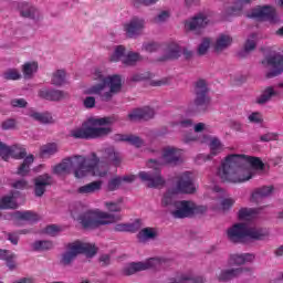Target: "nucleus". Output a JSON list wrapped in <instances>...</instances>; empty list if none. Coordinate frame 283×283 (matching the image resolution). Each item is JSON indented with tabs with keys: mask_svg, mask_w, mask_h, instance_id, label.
Masks as SVG:
<instances>
[{
	"mask_svg": "<svg viewBox=\"0 0 283 283\" xmlns=\"http://www.w3.org/2000/svg\"><path fill=\"white\" fill-rule=\"evenodd\" d=\"M72 169H74L75 178H85V176L105 178V174H107V166L98 161L96 153H91L86 157L76 155L65 158L53 167V174L61 176V174H70Z\"/></svg>",
	"mask_w": 283,
	"mask_h": 283,
	"instance_id": "1",
	"label": "nucleus"
},
{
	"mask_svg": "<svg viewBox=\"0 0 283 283\" xmlns=\"http://www.w3.org/2000/svg\"><path fill=\"white\" fill-rule=\"evenodd\" d=\"M247 165H251L252 169L262 171L264 163L259 157H251L245 155H228L218 168V176L223 182H247L251 180L252 176L242 177V171Z\"/></svg>",
	"mask_w": 283,
	"mask_h": 283,
	"instance_id": "2",
	"label": "nucleus"
},
{
	"mask_svg": "<svg viewBox=\"0 0 283 283\" xmlns=\"http://www.w3.org/2000/svg\"><path fill=\"white\" fill-rule=\"evenodd\" d=\"M230 242L238 244L244 242L247 238L251 240H264L269 235V230L264 228L247 227V223H235L227 231Z\"/></svg>",
	"mask_w": 283,
	"mask_h": 283,
	"instance_id": "3",
	"label": "nucleus"
},
{
	"mask_svg": "<svg viewBox=\"0 0 283 283\" xmlns=\"http://www.w3.org/2000/svg\"><path fill=\"white\" fill-rule=\"evenodd\" d=\"M118 220H120V216L96 211H87L78 217V221L84 229H98V227L105 224H114V222H118Z\"/></svg>",
	"mask_w": 283,
	"mask_h": 283,
	"instance_id": "4",
	"label": "nucleus"
},
{
	"mask_svg": "<svg viewBox=\"0 0 283 283\" xmlns=\"http://www.w3.org/2000/svg\"><path fill=\"white\" fill-rule=\"evenodd\" d=\"M195 101L188 105V114H198L200 112H207V108L211 104V97H209V86L207 81L198 80L195 83Z\"/></svg>",
	"mask_w": 283,
	"mask_h": 283,
	"instance_id": "5",
	"label": "nucleus"
},
{
	"mask_svg": "<svg viewBox=\"0 0 283 283\" xmlns=\"http://www.w3.org/2000/svg\"><path fill=\"white\" fill-rule=\"evenodd\" d=\"M111 132L112 127H94L83 124L82 127L72 129L70 136L75 138V140H96L109 136Z\"/></svg>",
	"mask_w": 283,
	"mask_h": 283,
	"instance_id": "6",
	"label": "nucleus"
},
{
	"mask_svg": "<svg viewBox=\"0 0 283 283\" xmlns=\"http://www.w3.org/2000/svg\"><path fill=\"white\" fill-rule=\"evenodd\" d=\"M94 80L99 81V84L92 86L88 90V94H101V92L105 90V85H108L109 90L117 94L123 90V78L120 75H111L105 77L103 72L96 70L94 73Z\"/></svg>",
	"mask_w": 283,
	"mask_h": 283,
	"instance_id": "7",
	"label": "nucleus"
},
{
	"mask_svg": "<svg viewBox=\"0 0 283 283\" xmlns=\"http://www.w3.org/2000/svg\"><path fill=\"white\" fill-rule=\"evenodd\" d=\"M174 207L175 210L170 211V213L172 218L178 220H182L185 218H193L196 213H205L207 211V207L196 206V203L187 200L175 201Z\"/></svg>",
	"mask_w": 283,
	"mask_h": 283,
	"instance_id": "8",
	"label": "nucleus"
},
{
	"mask_svg": "<svg viewBox=\"0 0 283 283\" xmlns=\"http://www.w3.org/2000/svg\"><path fill=\"white\" fill-rule=\"evenodd\" d=\"M151 165H155V168L150 171H140L138 174V177L143 182H147V187L150 189H157V187H164L165 186V179H163V175H160V168H158V165L160 163L156 159H150L147 164L148 167H151Z\"/></svg>",
	"mask_w": 283,
	"mask_h": 283,
	"instance_id": "9",
	"label": "nucleus"
},
{
	"mask_svg": "<svg viewBox=\"0 0 283 283\" xmlns=\"http://www.w3.org/2000/svg\"><path fill=\"white\" fill-rule=\"evenodd\" d=\"M167 261L160 258H151L145 262H133L124 269V275H134L140 271H149V269H165Z\"/></svg>",
	"mask_w": 283,
	"mask_h": 283,
	"instance_id": "10",
	"label": "nucleus"
},
{
	"mask_svg": "<svg viewBox=\"0 0 283 283\" xmlns=\"http://www.w3.org/2000/svg\"><path fill=\"white\" fill-rule=\"evenodd\" d=\"M25 156H28V150H25V147L19 144L8 146L0 142V158H2L4 163H8L10 158H13L14 160H23Z\"/></svg>",
	"mask_w": 283,
	"mask_h": 283,
	"instance_id": "11",
	"label": "nucleus"
},
{
	"mask_svg": "<svg viewBox=\"0 0 283 283\" xmlns=\"http://www.w3.org/2000/svg\"><path fill=\"white\" fill-rule=\"evenodd\" d=\"M174 193H196V184L193 174L190 171L182 172L176 177V188Z\"/></svg>",
	"mask_w": 283,
	"mask_h": 283,
	"instance_id": "12",
	"label": "nucleus"
},
{
	"mask_svg": "<svg viewBox=\"0 0 283 283\" xmlns=\"http://www.w3.org/2000/svg\"><path fill=\"white\" fill-rule=\"evenodd\" d=\"M96 158L98 159L99 165L106 166L105 176H107L109 171V163H112L114 167H120V164L123 163V156L112 146L104 149L102 158L98 157V155H96Z\"/></svg>",
	"mask_w": 283,
	"mask_h": 283,
	"instance_id": "13",
	"label": "nucleus"
},
{
	"mask_svg": "<svg viewBox=\"0 0 283 283\" xmlns=\"http://www.w3.org/2000/svg\"><path fill=\"white\" fill-rule=\"evenodd\" d=\"M262 65L271 67L272 71L266 73V78H275L283 72V56L280 54L270 55L262 60Z\"/></svg>",
	"mask_w": 283,
	"mask_h": 283,
	"instance_id": "14",
	"label": "nucleus"
},
{
	"mask_svg": "<svg viewBox=\"0 0 283 283\" xmlns=\"http://www.w3.org/2000/svg\"><path fill=\"white\" fill-rule=\"evenodd\" d=\"M33 185L34 196L36 198H42L48 187H52V185H54V178L50 174H43L33 179Z\"/></svg>",
	"mask_w": 283,
	"mask_h": 283,
	"instance_id": "15",
	"label": "nucleus"
},
{
	"mask_svg": "<svg viewBox=\"0 0 283 283\" xmlns=\"http://www.w3.org/2000/svg\"><path fill=\"white\" fill-rule=\"evenodd\" d=\"M249 19H258L259 21L275 22V9L270 6L255 8L248 14Z\"/></svg>",
	"mask_w": 283,
	"mask_h": 283,
	"instance_id": "16",
	"label": "nucleus"
},
{
	"mask_svg": "<svg viewBox=\"0 0 283 283\" xmlns=\"http://www.w3.org/2000/svg\"><path fill=\"white\" fill-rule=\"evenodd\" d=\"M154 108L145 106L144 108H135L128 115L127 118L130 123H136L138 120H150L155 116Z\"/></svg>",
	"mask_w": 283,
	"mask_h": 283,
	"instance_id": "17",
	"label": "nucleus"
},
{
	"mask_svg": "<svg viewBox=\"0 0 283 283\" xmlns=\"http://www.w3.org/2000/svg\"><path fill=\"white\" fill-rule=\"evenodd\" d=\"M145 28V20L140 18H133L129 23L124 25V30L129 36V39H134V36H138L140 32H143V29Z\"/></svg>",
	"mask_w": 283,
	"mask_h": 283,
	"instance_id": "18",
	"label": "nucleus"
},
{
	"mask_svg": "<svg viewBox=\"0 0 283 283\" xmlns=\"http://www.w3.org/2000/svg\"><path fill=\"white\" fill-rule=\"evenodd\" d=\"M249 271L251 270L247 268L221 270L217 277L219 282H231V280H235V277H240V275H244V273H249Z\"/></svg>",
	"mask_w": 283,
	"mask_h": 283,
	"instance_id": "19",
	"label": "nucleus"
},
{
	"mask_svg": "<svg viewBox=\"0 0 283 283\" xmlns=\"http://www.w3.org/2000/svg\"><path fill=\"white\" fill-rule=\"evenodd\" d=\"M75 251H77V255H86V258H94L96 253H98V248L94 243H87L83 241L73 242Z\"/></svg>",
	"mask_w": 283,
	"mask_h": 283,
	"instance_id": "20",
	"label": "nucleus"
},
{
	"mask_svg": "<svg viewBox=\"0 0 283 283\" xmlns=\"http://www.w3.org/2000/svg\"><path fill=\"white\" fill-rule=\"evenodd\" d=\"M209 23V18L205 14L200 13L192 18L191 20L186 21L185 28L186 30H190L191 32H196L198 30H202V28H207Z\"/></svg>",
	"mask_w": 283,
	"mask_h": 283,
	"instance_id": "21",
	"label": "nucleus"
},
{
	"mask_svg": "<svg viewBox=\"0 0 283 283\" xmlns=\"http://www.w3.org/2000/svg\"><path fill=\"white\" fill-rule=\"evenodd\" d=\"M143 227V221L140 219H136L132 223H117L114 226L113 231L116 233H137L140 231Z\"/></svg>",
	"mask_w": 283,
	"mask_h": 283,
	"instance_id": "22",
	"label": "nucleus"
},
{
	"mask_svg": "<svg viewBox=\"0 0 283 283\" xmlns=\"http://www.w3.org/2000/svg\"><path fill=\"white\" fill-rule=\"evenodd\" d=\"M38 95L40 98H44V101H63L67 96L63 91L48 88L40 90Z\"/></svg>",
	"mask_w": 283,
	"mask_h": 283,
	"instance_id": "23",
	"label": "nucleus"
},
{
	"mask_svg": "<svg viewBox=\"0 0 283 283\" xmlns=\"http://www.w3.org/2000/svg\"><path fill=\"white\" fill-rule=\"evenodd\" d=\"M74 247L75 245L73 242L66 245V251L62 254V258L60 260V264H62V266H70V264H72V262L76 260L78 252L76 251V249H74Z\"/></svg>",
	"mask_w": 283,
	"mask_h": 283,
	"instance_id": "24",
	"label": "nucleus"
},
{
	"mask_svg": "<svg viewBox=\"0 0 283 283\" xmlns=\"http://www.w3.org/2000/svg\"><path fill=\"white\" fill-rule=\"evenodd\" d=\"M101 189H103V181L95 180L80 187L77 189V193H80L81 196H92V193H97V191H101Z\"/></svg>",
	"mask_w": 283,
	"mask_h": 283,
	"instance_id": "25",
	"label": "nucleus"
},
{
	"mask_svg": "<svg viewBox=\"0 0 283 283\" xmlns=\"http://www.w3.org/2000/svg\"><path fill=\"white\" fill-rule=\"evenodd\" d=\"M115 140L119 143H129V145H133L134 147L140 148L143 145H145V140L136 135H125V134H116Z\"/></svg>",
	"mask_w": 283,
	"mask_h": 283,
	"instance_id": "26",
	"label": "nucleus"
},
{
	"mask_svg": "<svg viewBox=\"0 0 283 283\" xmlns=\"http://www.w3.org/2000/svg\"><path fill=\"white\" fill-rule=\"evenodd\" d=\"M181 52L182 51L180 50V45H178L176 42H172L167 45L166 54L159 57V61H174L176 59H180Z\"/></svg>",
	"mask_w": 283,
	"mask_h": 283,
	"instance_id": "27",
	"label": "nucleus"
},
{
	"mask_svg": "<svg viewBox=\"0 0 283 283\" xmlns=\"http://www.w3.org/2000/svg\"><path fill=\"white\" fill-rule=\"evenodd\" d=\"M255 260V255L251 253H244V254H232L229 259V265L230 266H240L242 264H247V262H253Z\"/></svg>",
	"mask_w": 283,
	"mask_h": 283,
	"instance_id": "28",
	"label": "nucleus"
},
{
	"mask_svg": "<svg viewBox=\"0 0 283 283\" xmlns=\"http://www.w3.org/2000/svg\"><path fill=\"white\" fill-rule=\"evenodd\" d=\"M20 15L24 19H35L39 14V9L32 6L30 2H21L19 4Z\"/></svg>",
	"mask_w": 283,
	"mask_h": 283,
	"instance_id": "29",
	"label": "nucleus"
},
{
	"mask_svg": "<svg viewBox=\"0 0 283 283\" xmlns=\"http://www.w3.org/2000/svg\"><path fill=\"white\" fill-rule=\"evenodd\" d=\"M164 161L167 163V165H176L180 160V150L168 147L164 149L163 153Z\"/></svg>",
	"mask_w": 283,
	"mask_h": 283,
	"instance_id": "30",
	"label": "nucleus"
},
{
	"mask_svg": "<svg viewBox=\"0 0 283 283\" xmlns=\"http://www.w3.org/2000/svg\"><path fill=\"white\" fill-rule=\"evenodd\" d=\"M156 238H158V232L151 227L144 228L137 233L138 242H147V240H156Z\"/></svg>",
	"mask_w": 283,
	"mask_h": 283,
	"instance_id": "31",
	"label": "nucleus"
},
{
	"mask_svg": "<svg viewBox=\"0 0 283 283\" xmlns=\"http://www.w3.org/2000/svg\"><path fill=\"white\" fill-rule=\"evenodd\" d=\"M14 220H25L27 222H39L41 218L36 212L27 210V211H17L13 214Z\"/></svg>",
	"mask_w": 283,
	"mask_h": 283,
	"instance_id": "32",
	"label": "nucleus"
},
{
	"mask_svg": "<svg viewBox=\"0 0 283 283\" xmlns=\"http://www.w3.org/2000/svg\"><path fill=\"white\" fill-rule=\"evenodd\" d=\"M277 96V92L275 91V88H273V86H268L265 87L261 95L256 98V103L258 105H266V103H269V101H271V98Z\"/></svg>",
	"mask_w": 283,
	"mask_h": 283,
	"instance_id": "33",
	"label": "nucleus"
},
{
	"mask_svg": "<svg viewBox=\"0 0 283 283\" xmlns=\"http://www.w3.org/2000/svg\"><path fill=\"white\" fill-rule=\"evenodd\" d=\"M273 186H263L256 189L251 196V201L258 202L262 200V198H268V196H271L273 193Z\"/></svg>",
	"mask_w": 283,
	"mask_h": 283,
	"instance_id": "34",
	"label": "nucleus"
},
{
	"mask_svg": "<svg viewBox=\"0 0 283 283\" xmlns=\"http://www.w3.org/2000/svg\"><path fill=\"white\" fill-rule=\"evenodd\" d=\"M19 209V203L14 200V195H8L0 198V210Z\"/></svg>",
	"mask_w": 283,
	"mask_h": 283,
	"instance_id": "35",
	"label": "nucleus"
},
{
	"mask_svg": "<svg viewBox=\"0 0 283 283\" xmlns=\"http://www.w3.org/2000/svg\"><path fill=\"white\" fill-rule=\"evenodd\" d=\"M231 43H233V38H231L230 35H227V34H221L217 39V42L214 44V50H216V52H222V50H227V48H229V45H231Z\"/></svg>",
	"mask_w": 283,
	"mask_h": 283,
	"instance_id": "36",
	"label": "nucleus"
},
{
	"mask_svg": "<svg viewBox=\"0 0 283 283\" xmlns=\"http://www.w3.org/2000/svg\"><path fill=\"white\" fill-rule=\"evenodd\" d=\"M34 163V155H29L24 158L23 163L19 166L18 176H28L30 174V167Z\"/></svg>",
	"mask_w": 283,
	"mask_h": 283,
	"instance_id": "37",
	"label": "nucleus"
},
{
	"mask_svg": "<svg viewBox=\"0 0 283 283\" xmlns=\"http://www.w3.org/2000/svg\"><path fill=\"white\" fill-rule=\"evenodd\" d=\"M36 72H39V62H25L22 65V73L24 78H30L31 76L36 74Z\"/></svg>",
	"mask_w": 283,
	"mask_h": 283,
	"instance_id": "38",
	"label": "nucleus"
},
{
	"mask_svg": "<svg viewBox=\"0 0 283 283\" xmlns=\"http://www.w3.org/2000/svg\"><path fill=\"white\" fill-rule=\"evenodd\" d=\"M30 117L33 118V120H38V123H42L43 125L54 123V118L52 117V114H50L49 112H45V113L33 112L30 114Z\"/></svg>",
	"mask_w": 283,
	"mask_h": 283,
	"instance_id": "39",
	"label": "nucleus"
},
{
	"mask_svg": "<svg viewBox=\"0 0 283 283\" xmlns=\"http://www.w3.org/2000/svg\"><path fill=\"white\" fill-rule=\"evenodd\" d=\"M244 3H251V0H237L233 7L227 9V14L230 17H239V14H242Z\"/></svg>",
	"mask_w": 283,
	"mask_h": 283,
	"instance_id": "40",
	"label": "nucleus"
},
{
	"mask_svg": "<svg viewBox=\"0 0 283 283\" xmlns=\"http://www.w3.org/2000/svg\"><path fill=\"white\" fill-rule=\"evenodd\" d=\"M114 117H91L88 118L90 125L93 127H105V125H113Z\"/></svg>",
	"mask_w": 283,
	"mask_h": 283,
	"instance_id": "41",
	"label": "nucleus"
},
{
	"mask_svg": "<svg viewBox=\"0 0 283 283\" xmlns=\"http://www.w3.org/2000/svg\"><path fill=\"white\" fill-rule=\"evenodd\" d=\"M210 156H218V154H222L223 146L222 142L218 137L210 138Z\"/></svg>",
	"mask_w": 283,
	"mask_h": 283,
	"instance_id": "42",
	"label": "nucleus"
},
{
	"mask_svg": "<svg viewBox=\"0 0 283 283\" xmlns=\"http://www.w3.org/2000/svg\"><path fill=\"white\" fill-rule=\"evenodd\" d=\"M32 249L33 251H50L54 249V243L48 240H40V241L33 242Z\"/></svg>",
	"mask_w": 283,
	"mask_h": 283,
	"instance_id": "43",
	"label": "nucleus"
},
{
	"mask_svg": "<svg viewBox=\"0 0 283 283\" xmlns=\"http://www.w3.org/2000/svg\"><path fill=\"white\" fill-rule=\"evenodd\" d=\"M187 282L205 283V277L202 276L191 277L189 275L182 274L178 279H171L169 283H187Z\"/></svg>",
	"mask_w": 283,
	"mask_h": 283,
	"instance_id": "44",
	"label": "nucleus"
},
{
	"mask_svg": "<svg viewBox=\"0 0 283 283\" xmlns=\"http://www.w3.org/2000/svg\"><path fill=\"white\" fill-rule=\"evenodd\" d=\"M56 151H59V146L54 143L46 144V145L42 146L40 149V154H41L42 158H45L48 156H54V154H56Z\"/></svg>",
	"mask_w": 283,
	"mask_h": 283,
	"instance_id": "45",
	"label": "nucleus"
},
{
	"mask_svg": "<svg viewBox=\"0 0 283 283\" xmlns=\"http://www.w3.org/2000/svg\"><path fill=\"white\" fill-rule=\"evenodd\" d=\"M51 83L57 87L63 85V83H65V71L57 70L54 72L51 78Z\"/></svg>",
	"mask_w": 283,
	"mask_h": 283,
	"instance_id": "46",
	"label": "nucleus"
},
{
	"mask_svg": "<svg viewBox=\"0 0 283 283\" xmlns=\"http://www.w3.org/2000/svg\"><path fill=\"white\" fill-rule=\"evenodd\" d=\"M138 61H140V54L134 52H129L126 56L122 59L123 64L128 66L136 65Z\"/></svg>",
	"mask_w": 283,
	"mask_h": 283,
	"instance_id": "47",
	"label": "nucleus"
},
{
	"mask_svg": "<svg viewBox=\"0 0 283 283\" xmlns=\"http://www.w3.org/2000/svg\"><path fill=\"white\" fill-rule=\"evenodd\" d=\"M258 211L253 208H241L238 213L239 220H251Z\"/></svg>",
	"mask_w": 283,
	"mask_h": 283,
	"instance_id": "48",
	"label": "nucleus"
},
{
	"mask_svg": "<svg viewBox=\"0 0 283 283\" xmlns=\"http://www.w3.org/2000/svg\"><path fill=\"white\" fill-rule=\"evenodd\" d=\"M4 81H19L21 73L17 69H9L2 74Z\"/></svg>",
	"mask_w": 283,
	"mask_h": 283,
	"instance_id": "49",
	"label": "nucleus"
},
{
	"mask_svg": "<svg viewBox=\"0 0 283 283\" xmlns=\"http://www.w3.org/2000/svg\"><path fill=\"white\" fill-rule=\"evenodd\" d=\"M123 56H125V46L118 45L116 46L114 53L111 55V61L112 63H118Z\"/></svg>",
	"mask_w": 283,
	"mask_h": 283,
	"instance_id": "50",
	"label": "nucleus"
},
{
	"mask_svg": "<svg viewBox=\"0 0 283 283\" xmlns=\"http://www.w3.org/2000/svg\"><path fill=\"white\" fill-rule=\"evenodd\" d=\"M255 39H258V35L255 33H252L250 38L245 41L244 43L245 53L253 52V50H255V46H256Z\"/></svg>",
	"mask_w": 283,
	"mask_h": 283,
	"instance_id": "51",
	"label": "nucleus"
},
{
	"mask_svg": "<svg viewBox=\"0 0 283 283\" xmlns=\"http://www.w3.org/2000/svg\"><path fill=\"white\" fill-rule=\"evenodd\" d=\"M210 45H211V40H209V38L203 39L202 42L198 46V55L205 56V54H207V52H209Z\"/></svg>",
	"mask_w": 283,
	"mask_h": 283,
	"instance_id": "52",
	"label": "nucleus"
},
{
	"mask_svg": "<svg viewBox=\"0 0 283 283\" xmlns=\"http://www.w3.org/2000/svg\"><path fill=\"white\" fill-rule=\"evenodd\" d=\"M249 123H253L255 125H261V123H264V117L262 116V113L260 112H253L248 116Z\"/></svg>",
	"mask_w": 283,
	"mask_h": 283,
	"instance_id": "53",
	"label": "nucleus"
},
{
	"mask_svg": "<svg viewBox=\"0 0 283 283\" xmlns=\"http://www.w3.org/2000/svg\"><path fill=\"white\" fill-rule=\"evenodd\" d=\"M122 182H123V179L120 177H115L111 179L107 184V191H116L118 187H120Z\"/></svg>",
	"mask_w": 283,
	"mask_h": 283,
	"instance_id": "54",
	"label": "nucleus"
},
{
	"mask_svg": "<svg viewBox=\"0 0 283 283\" xmlns=\"http://www.w3.org/2000/svg\"><path fill=\"white\" fill-rule=\"evenodd\" d=\"M277 137H279L277 133H266L264 135H261L259 137V140L261 143H271L273 140H277Z\"/></svg>",
	"mask_w": 283,
	"mask_h": 283,
	"instance_id": "55",
	"label": "nucleus"
},
{
	"mask_svg": "<svg viewBox=\"0 0 283 283\" xmlns=\"http://www.w3.org/2000/svg\"><path fill=\"white\" fill-rule=\"evenodd\" d=\"M143 50H145V52H158V50H160V44L156 43V42H148L146 44L143 45Z\"/></svg>",
	"mask_w": 283,
	"mask_h": 283,
	"instance_id": "56",
	"label": "nucleus"
},
{
	"mask_svg": "<svg viewBox=\"0 0 283 283\" xmlns=\"http://www.w3.org/2000/svg\"><path fill=\"white\" fill-rule=\"evenodd\" d=\"M83 105L86 109H94V107H96V98L92 97V96H87L84 101H83Z\"/></svg>",
	"mask_w": 283,
	"mask_h": 283,
	"instance_id": "57",
	"label": "nucleus"
},
{
	"mask_svg": "<svg viewBox=\"0 0 283 283\" xmlns=\"http://www.w3.org/2000/svg\"><path fill=\"white\" fill-rule=\"evenodd\" d=\"M158 0H134V8H140V6H154Z\"/></svg>",
	"mask_w": 283,
	"mask_h": 283,
	"instance_id": "58",
	"label": "nucleus"
},
{
	"mask_svg": "<svg viewBox=\"0 0 283 283\" xmlns=\"http://www.w3.org/2000/svg\"><path fill=\"white\" fill-rule=\"evenodd\" d=\"M59 231H61V228H59L56 224H51V226H48L45 229H44V232L46 233V235H56V233H59Z\"/></svg>",
	"mask_w": 283,
	"mask_h": 283,
	"instance_id": "59",
	"label": "nucleus"
},
{
	"mask_svg": "<svg viewBox=\"0 0 283 283\" xmlns=\"http://www.w3.org/2000/svg\"><path fill=\"white\" fill-rule=\"evenodd\" d=\"M14 258H17V254L10 253V255L4 261L7 262V266L8 269H10V271H14V269H17V264L14 263Z\"/></svg>",
	"mask_w": 283,
	"mask_h": 283,
	"instance_id": "60",
	"label": "nucleus"
},
{
	"mask_svg": "<svg viewBox=\"0 0 283 283\" xmlns=\"http://www.w3.org/2000/svg\"><path fill=\"white\" fill-rule=\"evenodd\" d=\"M17 127V120L14 119H7L2 122V129L8 130V129H14Z\"/></svg>",
	"mask_w": 283,
	"mask_h": 283,
	"instance_id": "61",
	"label": "nucleus"
},
{
	"mask_svg": "<svg viewBox=\"0 0 283 283\" xmlns=\"http://www.w3.org/2000/svg\"><path fill=\"white\" fill-rule=\"evenodd\" d=\"M233 205H235V200L228 198V199H223L221 201V207L224 211H227V209H231L233 207Z\"/></svg>",
	"mask_w": 283,
	"mask_h": 283,
	"instance_id": "62",
	"label": "nucleus"
},
{
	"mask_svg": "<svg viewBox=\"0 0 283 283\" xmlns=\"http://www.w3.org/2000/svg\"><path fill=\"white\" fill-rule=\"evenodd\" d=\"M11 105H12V107L23 108V107L28 106V102L24 98H18V99H12Z\"/></svg>",
	"mask_w": 283,
	"mask_h": 283,
	"instance_id": "63",
	"label": "nucleus"
},
{
	"mask_svg": "<svg viewBox=\"0 0 283 283\" xmlns=\"http://www.w3.org/2000/svg\"><path fill=\"white\" fill-rule=\"evenodd\" d=\"M106 208L108 211L118 213L120 211V207L116 202H106Z\"/></svg>",
	"mask_w": 283,
	"mask_h": 283,
	"instance_id": "64",
	"label": "nucleus"
}]
</instances>
